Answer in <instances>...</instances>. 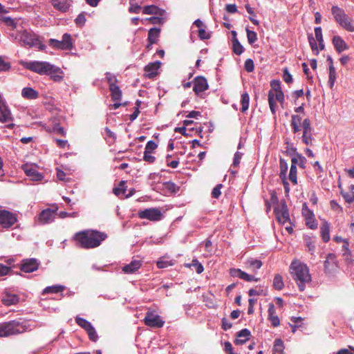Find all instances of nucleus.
Here are the masks:
<instances>
[{
    "instance_id": "obj_1",
    "label": "nucleus",
    "mask_w": 354,
    "mask_h": 354,
    "mask_svg": "<svg viewBox=\"0 0 354 354\" xmlns=\"http://www.w3.org/2000/svg\"><path fill=\"white\" fill-rule=\"evenodd\" d=\"M106 238V234L95 230L79 232L73 236V239L77 242V245L84 249L99 246Z\"/></svg>"
},
{
    "instance_id": "obj_2",
    "label": "nucleus",
    "mask_w": 354,
    "mask_h": 354,
    "mask_svg": "<svg viewBox=\"0 0 354 354\" xmlns=\"http://www.w3.org/2000/svg\"><path fill=\"white\" fill-rule=\"evenodd\" d=\"M290 272L299 290L303 292L306 289V285L310 283L312 280L307 266L298 260H295L290 266Z\"/></svg>"
},
{
    "instance_id": "obj_3",
    "label": "nucleus",
    "mask_w": 354,
    "mask_h": 354,
    "mask_svg": "<svg viewBox=\"0 0 354 354\" xmlns=\"http://www.w3.org/2000/svg\"><path fill=\"white\" fill-rule=\"evenodd\" d=\"M15 39L18 40L21 46L24 47H37L40 50H44L46 48V45L41 43L39 36L33 32L26 30L18 31Z\"/></svg>"
},
{
    "instance_id": "obj_4",
    "label": "nucleus",
    "mask_w": 354,
    "mask_h": 354,
    "mask_svg": "<svg viewBox=\"0 0 354 354\" xmlns=\"http://www.w3.org/2000/svg\"><path fill=\"white\" fill-rule=\"evenodd\" d=\"M26 326L17 320L0 324V337H7L16 335L26 331Z\"/></svg>"
},
{
    "instance_id": "obj_5",
    "label": "nucleus",
    "mask_w": 354,
    "mask_h": 354,
    "mask_svg": "<svg viewBox=\"0 0 354 354\" xmlns=\"http://www.w3.org/2000/svg\"><path fill=\"white\" fill-rule=\"evenodd\" d=\"M331 12L335 21L348 32H354V25L352 19L349 17L344 10L337 6H332Z\"/></svg>"
},
{
    "instance_id": "obj_6",
    "label": "nucleus",
    "mask_w": 354,
    "mask_h": 354,
    "mask_svg": "<svg viewBox=\"0 0 354 354\" xmlns=\"http://www.w3.org/2000/svg\"><path fill=\"white\" fill-rule=\"evenodd\" d=\"M22 65L25 68L39 75H46L48 69L52 68V64L47 62H24Z\"/></svg>"
},
{
    "instance_id": "obj_7",
    "label": "nucleus",
    "mask_w": 354,
    "mask_h": 354,
    "mask_svg": "<svg viewBox=\"0 0 354 354\" xmlns=\"http://www.w3.org/2000/svg\"><path fill=\"white\" fill-rule=\"evenodd\" d=\"M48 44L53 48L58 50H72L73 48L71 36L68 33H64L61 41L55 39H49Z\"/></svg>"
},
{
    "instance_id": "obj_8",
    "label": "nucleus",
    "mask_w": 354,
    "mask_h": 354,
    "mask_svg": "<svg viewBox=\"0 0 354 354\" xmlns=\"http://www.w3.org/2000/svg\"><path fill=\"white\" fill-rule=\"evenodd\" d=\"M271 89L268 92V104L273 114L276 112L277 102L274 100V93L282 91L281 82L278 80H273L270 82Z\"/></svg>"
},
{
    "instance_id": "obj_9",
    "label": "nucleus",
    "mask_w": 354,
    "mask_h": 354,
    "mask_svg": "<svg viewBox=\"0 0 354 354\" xmlns=\"http://www.w3.org/2000/svg\"><path fill=\"white\" fill-rule=\"evenodd\" d=\"M145 324L151 328H159L163 326L165 322L153 311H147L144 319Z\"/></svg>"
},
{
    "instance_id": "obj_10",
    "label": "nucleus",
    "mask_w": 354,
    "mask_h": 354,
    "mask_svg": "<svg viewBox=\"0 0 354 354\" xmlns=\"http://www.w3.org/2000/svg\"><path fill=\"white\" fill-rule=\"evenodd\" d=\"M17 221V218L15 214L7 210H0V227L2 228H10Z\"/></svg>"
},
{
    "instance_id": "obj_11",
    "label": "nucleus",
    "mask_w": 354,
    "mask_h": 354,
    "mask_svg": "<svg viewBox=\"0 0 354 354\" xmlns=\"http://www.w3.org/2000/svg\"><path fill=\"white\" fill-rule=\"evenodd\" d=\"M277 220L280 223H285L290 220L289 212L285 201L274 208Z\"/></svg>"
},
{
    "instance_id": "obj_12",
    "label": "nucleus",
    "mask_w": 354,
    "mask_h": 354,
    "mask_svg": "<svg viewBox=\"0 0 354 354\" xmlns=\"http://www.w3.org/2000/svg\"><path fill=\"white\" fill-rule=\"evenodd\" d=\"M138 216L140 218H146L151 221H158L162 219V214L158 208H149L139 212Z\"/></svg>"
},
{
    "instance_id": "obj_13",
    "label": "nucleus",
    "mask_w": 354,
    "mask_h": 354,
    "mask_svg": "<svg viewBox=\"0 0 354 354\" xmlns=\"http://www.w3.org/2000/svg\"><path fill=\"white\" fill-rule=\"evenodd\" d=\"M57 209L58 207L57 206L54 209L47 208L44 209L39 215V223L44 225L53 221L57 215Z\"/></svg>"
},
{
    "instance_id": "obj_14",
    "label": "nucleus",
    "mask_w": 354,
    "mask_h": 354,
    "mask_svg": "<svg viewBox=\"0 0 354 354\" xmlns=\"http://www.w3.org/2000/svg\"><path fill=\"white\" fill-rule=\"evenodd\" d=\"M39 264V261L35 258L26 259L22 261L19 268L24 272L30 273L37 270Z\"/></svg>"
},
{
    "instance_id": "obj_15",
    "label": "nucleus",
    "mask_w": 354,
    "mask_h": 354,
    "mask_svg": "<svg viewBox=\"0 0 354 354\" xmlns=\"http://www.w3.org/2000/svg\"><path fill=\"white\" fill-rule=\"evenodd\" d=\"M207 80L203 76H197L194 80L193 90L196 95L204 92L208 88Z\"/></svg>"
},
{
    "instance_id": "obj_16",
    "label": "nucleus",
    "mask_w": 354,
    "mask_h": 354,
    "mask_svg": "<svg viewBox=\"0 0 354 354\" xmlns=\"http://www.w3.org/2000/svg\"><path fill=\"white\" fill-rule=\"evenodd\" d=\"M51 4L58 11L67 12L72 5V0H50Z\"/></svg>"
},
{
    "instance_id": "obj_17",
    "label": "nucleus",
    "mask_w": 354,
    "mask_h": 354,
    "mask_svg": "<svg viewBox=\"0 0 354 354\" xmlns=\"http://www.w3.org/2000/svg\"><path fill=\"white\" fill-rule=\"evenodd\" d=\"M11 120V113L0 94V122H6Z\"/></svg>"
},
{
    "instance_id": "obj_18",
    "label": "nucleus",
    "mask_w": 354,
    "mask_h": 354,
    "mask_svg": "<svg viewBox=\"0 0 354 354\" xmlns=\"http://www.w3.org/2000/svg\"><path fill=\"white\" fill-rule=\"evenodd\" d=\"M161 63L159 61H156L153 63H150L145 67V71L146 73V77L148 78H153L158 75V70L160 66Z\"/></svg>"
},
{
    "instance_id": "obj_19",
    "label": "nucleus",
    "mask_w": 354,
    "mask_h": 354,
    "mask_svg": "<svg viewBox=\"0 0 354 354\" xmlns=\"http://www.w3.org/2000/svg\"><path fill=\"white\" fill-rule=\"evenodd\" d=\"M332 42L335 49L338 53H341L342 52L348 49V46L340 36H334L332 39Z\"/></svg>"
},
{
    "instance_id": "obj_20",
    "label": "nucleus",
    "mask_w": 354,
    "mask_h": 354,
    "mask_svg": "<svg viewBox=\"0 0 354 354\" xmlns=\"http://www.w3.org/2000/svg\"><path fill=\"white\" fill-rule=\"evenodd\" d=\"M47 75H49L50 79L55 82H60L63 79V71L57 66L52 64V68L48 69Z\"/></svg>"
},
{
    "instance_id": "obj_21",
    "label": "nucleus",
    "mask_w": 354,
    "mask_h": 354,
    "mask_svg": "<svg viewBox=\"0 0 354 354\" xmlns=\"http://www.w3.org/2000/svg\"><path fill=\"white\" fill-rule=\"evenodd\" d=\"M142 264L141 261L134 259L130 263L124 266L122 268V271L126 274L135 273L142 266Z\"/></svg>"
},
{
    "instance_id": "obj_22",
    "label": "nucleus",
    "mask_w": 354,
    "mask_h": 354,
    "mask_svg": "<svg viewBox=\"0 0 354 354\" xmlns=\"http://www.w3.org/2000/svg\"><path fill=\"white\" fill-rule=\"evenodd\" d=\"M268 319L271 322L272 326L277 327L280 325V320L277 315H275L276 309L273 304L270 303L268 305Z\"/></svg>"
},
{
    "instance_id": "obj_23",
    "label": "nucleus",
    "mask_w": 354,
    "mask_h": 354,
    "mask_svg": "<svg viewBox=\"0 0 354 354\" xmlns=\"http://www.w3.org/2000/svg\"><path fill=\"white\" fill-rule=\"evenodd\" d=\"M250 335H251V333L248 329H247V328L242 329L237 333L238 339H236L234 341V343L237 345L243 344L249 339Z\"/></svg>"
},
{
    "instance_id": "obj_24",
    "label": "nucleus",
    "mask_w": 354,
    "mask_h": 354,
    "mask_svg": "<svg viewBox=\"0 0 354 354\" xmlns=\"http://www.w3.org/2000/svg\"><path fill=\"white\" fill-rule=\"evenodd\" d=\"M320 234L324 243L330 240V224L326 221H324L320 227Z\"/></svg>"
},
{
    "instance_id": "obj_25",
    "label": "nucleus",
    "mask_w": 354,
    "mask_h": 354,
    "mask_svg": "<svg viewBox=\"0 0 354 354\" xmlns=\"http://www.w3.org/2000/svg\"><path fill=\"white\" fill-rule=\"evenodd\" d=\"M21 95L28 100H35L39 97V93L31 87H25L21 91Z\"/></svg>"
},
{
    "instance_id": "obj_26",
    "label": "nucleus",
    "mask_w": 354,
    "mask_h": 354,
    "mask_svg": "<svg viewBox=\"0 0 354 354\" xmlns=\"http://www.w3.org/2000/svg\"><path fill=\"white\" fill-rule=\"evenodd\" d=\"M165 10L154 5L146 6L142 8V12L145 15H163Z\"/></svg>"
},
{
    "instance_id": "obj_27",
    "label": "nucleus",
    "mask_w": 354,
    "mask_h": 354,
    "mask_svg": "<svg viewBox=\"0 0 354 354\" xmlns=\"http://www.w3.org/2000/svg\"><path fill=\"white\" fill-rule=\"evenodd\" d=\"M245 265L246 268L251 269L252 271H256L261 268L263 263L261 260L250 258L245 261Z\"/></svg>"
},
{
    "instance_id": "obj_28",
    "label": "nucleus",
    "mask_w": 354,
    "mask_h": 354,
    "mask_svg": "<svg viewBox=\"0 0 354 354\" xmlns=\"http://www.w3.org/2000/svg\"><path fill=\"white\" fill-rule=\"evenodd\" d=\"M160 29L157 28H152L148 32V42L151 44H156L160 37Z\"/></svg>"
},
{
    "instance_id": "obj_29",
    "label": "nucleus",
    "mask_w": 354,
    "mask_h": 354,
    "mask_svg": "<svg viewBox=\"0 0 354 354\" xmlns=\"http://www.w3.org/2000/svg\"><path fill=\"white\" fill-rule=\"evenodd\" d=\"M109 90L113 101H120L122 98V93L119 86L116 85H110Z\"/></svg>"
},
{
    "instance_id": "obj_30",
    "label": "nucleus",
    "mask_w": 354,
    "mask_h": 354,
    "mask_svg": "<svg viewBox=\"0 0 354 354\" xmlns=\"http://www.w3.org/2000/svg\"><path fill=\"white\" fill-rule=\"evenodd\" d=\"M336 265V256L334 254L330 253L327 255L326 259L324 261V268L326 270H330L334 268Z\"/></svg>"
},
{
    "instance_id": "obj_31",
    "label": "nucleus",
    "mask_w": 354,
    "mask_h": 354,
    "mask_svg": "<svg viewBox=\"0 0 354 354\" xmlns=\"http://www.w3.org/2000/svg\"><path fill=\"white\" fill-rule=\"evenodd\" d=\"M2 302L6 306H10L15 304L18 302L19 298L15 295H6L2 298Z\"/></svg>"
},
{
    "instance_id": "obj_32",
    "label": "nucleus",
    "mask_w": 354,
    "mask_h": 354,
    "mask_svg": "<svg viewBox=\"0 0 354 354\" xmlns=\"http://www.w3.org/2000/svg\"><path fill=\"white\" fill-rule=\"evenodd\" d=\"M25 173L31 178L32 180H41L43 178L42 175L35 169H26Z\"/></svg>"
},
{
    "instance_id": "obj_33",
    "label": "nucleus",
    "mask_w": 354,
    "mask_h": 354,
    "mask_svg": "<svg viewBox=\"0 0 354 354\" xmlns=\"http://www.w3.org/2000/svg\"><path fill=\"white\" fill-rule=\"evenodd\" d=\"M65 290V287L61 285H55L46 287L44 291L43 294H49V293H58L59 292H62Z\"/></svg>"
},
{
    "instance_id": "obj_34",
    "label": "nucleus",
    "mask_w": 354,
    "mask_h": 354,
    "mask_svg": "<svg viewBox=\"0 0 354 354\" xmlns=\"http://www.w3.org/2000/svg\"><path fill=\"white\" fill-rule=\"evenodd\" d=\"M273 287L277 290H281L284 287L283 280L281 274H275L273 279Z\"/></svg>"
},
{
    "instance_id": "obj_35",
    "label": "nucleus",
    "mask_w": 354,
    "mask_h": 354,
    "mask_svg": "<svg viewBox=\"0 0 354 354\" xmlns=\"http://www.w3.org/2000/svg\"><path fill=\"white\" fill-rule=\"evenodd\" d=\"M241 111L245 112L248 108L250 104V96L248 93H244L241 95Z\"/></svg>"
},
{
    "instance_id": "obj_36",
    "label": "nucleus",
    "mask_w": 354,
    "mask_h": 354,
    "mask_svg": "<svg viewBox=\"0 0 354 354\" xmlns=\"http://www.w3.org/2000/svg\"><path fill=\"white\" fill-rule=\"evenodd\" d=\"M283 341L280 339H275L273 347V354H283Z\"/></svg>"
},
{
    "instance_id": "obj_37",
    "label": "nucleus",
    "mask_w": 354,
    "mask_h": 354,
    "mask_svg": "<svg viewBox=\"0 0 354 354\" xmlns=\"http://www.w3.org/2000/svg\"><path fill=\"white\" fill-rule=\"evenodd\" d=\"M279 167H280V178H284L286 177V173L288 169V162L283 158H280L279 160Z\"/></svg>"
},
{
    "instance_id": "obj_38",
    "label": "nucleus",
    "mask_w": 354,
    "mask_h": 354,
    "mask_svg": "<svg viewBox=\"0 0 354 354\" xmlns=\"http://www.w3.org/2000/svg\"><path fill=\"white\" fill-rule=\"evenodd\" d=\"M341 194L344 197L346 202L351 203L354 201V185L351 187V192L341 191Z\"/></svg>"
},
{
    "instance_id": "obj_39",
    "label": "nucleus",
    "mask_w": 354,
    "mask_h": 354,
    "mask_svg": "<svg viewBox=\"0 0 354 354\" xmlns=\"http://www.w3.org/2000/svg\"><path fill=\"white\" fill-rule=\"evenodd\" d=\"M313 130H303L302 141L306 145H312Z\"/></svg>"
},
{
    "instance_id": "obj_40",
    "label": "nucleus",
    "mask_w": 354,
    "mask_h": 354,
    "mask_svg": "<svg viewBox=\"0 0 354 354\" xmlns=\"http://www.w3.org/2000/svg\"><path fill=\"white\" fill-rule=\"evenodd\" d=\"M75 322L80 327L83 328L85 330H88L92 326V324L84 318L76 317Z\"/></svg>"
},
{
    "instance_id": "obj_41",
    "label": "nucleus",
    "mask_w": 354,
    "mask_h": 354,
    "mask_svg": "<svg viewBox=\"0 0 354 354\" xmlns=\"http://www.w3.org/2000/svg\"><path fill=\"white\" fill-rule=\"evenodd\" d=\"M0 21L4 23L7 26L11 27L12 30L15 29L17 27L16 21L10 17H1Z\"/></svg>"
},
{
    "instance_id": "obj_42",
    "label": "nucleus",
    "mask_w": 354,
    "mask_h": 354,
    "mask_svg": "<svg viewBox=\"0 0 354 354\" xmlns=\"http://www.w3.org/2000/svg\"><path fill=\"white\" fill-rule=\"evenodd\" d=\"M232 47H233V52L235 54L240 55L241 54L243 53V47L240 44V42L239 41L238 39H232Z\"/></svg>"
},
{
    "instance_id": "obj_43",
    "label": "nucleus",
    "mask_w": 354,
    "mask_h": 354,
    "mask_svg": "<svg viewBox=\"0 0 354 354\" xmlns=\"http://www.w3.org/2000/svg\"><path fill=\"white\" fill-rule=\"evenodd\" d=\"M329 80L328 84L330 88H332L335 84L336 80V71L335 68L334 66L329 67Z\"/></svg>"
},
{
    "instance_id": "obj_44",
    "label": "nucleus",
    "mask_w": 354,
    "mask_h": 354,
    "mask_svg": "<svg viewBox=\"0 0 354 354\" xmlns=\"http://www.w3.org/2000/svg\"><path fill=\"white\" fill-rule=\"evenodd\" d=\"M186 266L189 268L194 267L198 274L202 273L204 270L203 265L197 259H193L192 263L186 264Z\"/></svg>"
},
{
    "instance_id": "obj_45",
    "label": "nucleus",
    "mask_w": 354,
    "mask_h": 354,
    "mask_svg": "<svg viewBox=\"0 0 354 354\" xmlns=\"http://www.w3.org/2000/svg\"><path fill=\"white\" fill-rule=\"evenodd\" d=\"M297 167L291 165L288 178L293 185L297 184Z\"/></svg>"
},
{
    "instance_id": "obj_46",
    "label": "nucleus",
    "mask_w": 354,
    "mask_h": 354,
    "mask_svg": "<svg viewBox=\"0 0 354 354\" xmlns=\"http://www.w3.org/2000/svg\"><path fill=\"white\" fill-rule=\"evenodd\" d=\"M164 187L171 193H176L179 189V187H177L174 183L171 181L164 183Z\"/></svg>"
},
{
    "instance_id": "obj_47",
    "label": "nucleus",
    "mask_w": 354,
    "mask_h": 354,
    "mask_svg": "<svg viewBox=\"0 0 354 354\" xmlns=\"http://www.w3.org/2000/svg\"><path fill=\"white\" fill-rule=\"evenodd\" d=\"M51 130L53 132L57 133L58 135H61L63 136L66 135V131L64 127H61L59 123L53 122Z\"/></svg>"
},
{
    "instance_id": "obj_48",
    "label": "nucleus",
    "mask_w": 354,
    "mask_h": 354,
    "mask_svg": "<svg viewBox=\"0 0 354 354\" xmlns=\"http://www.w3.org/2000/svg\"><path fill=\"white\" fill-rule=\"evenodd\" d=\"M239 278L245 281H258L259 279L255 277L250 275L245 272L241 271L239 275Z\"/></svg>"
},
{
    "instance_id": "obj_49",
    "label": "nucleus",
    "mask_w": 354,
    "mask_h": 354,
    "mask_svg": "<svg viewBox=\"0 0 354 354\" xmlns=\"http://www.w3.org/2000/svg\"><path fill=\"white\" fill-rule=\"evenodd\" d=\"M247 37L250 44H253L257 40V35L254 31L246 29Z\"/></svg>"
},
{
    "instance_id": "obj_50",
    "label": "nucleus",
    "mask_w": 354,
    "mask_h": 354,
    "mask_svg": "<svg viewBox=\"0 0 354 354\" xmlns=\"http://www.w3.org/2000/svg\"><path fill=\"white\" fill-rule=\"evenodd\" d=\"M302 215L305 220L314 217L313 212L307 207L306 204H304L302 207Z\"/></svg>"
},
{
    "instance_id": "obj_51",
    "label": "nucleus",
    "mask_w": 354,
    "mask_h": 354,
    "mask_svg": "<svg viewBox=\"0 0 354 354\" xmlns=\"http://www.w3.org/2000/svg\"><path fill=\"white\" fill-rule=\"evenodd\" d=\"M308 38L312 50L317 55L319 54V50L315 38L313 35H308Z\"/></svg>"
},
{
    "instance_id": "obj_52",
    "label": "nucleus",
    "mask_w": 354,
    "mask_h": 354,
    "mask_svg": "<svg viewBox=\"0 0 354 354\" xmlns=\"http://www.w3.org/2000/svg\"><path fill=\"white\" fill-rule=\"evenodd\" d=\"M86 331L87 332L90 340L93 342H96L97 340L98 336L96 333L95 329L93 326Z\"/></svg>"
},
{
    "instance_id": "obj_53",
    "label": "nucleus",
    "mask_w": 354,
    "mask_h": 354,
    "mask_svg": "<svg viewBox=\"0 0 354 354\" xmlns=\"http://www.w3.org/2000/svg\"><path fill=\"white\" fill-rule=\"evenodd\" d=\"M158 145L153 140H149L145 147V152L152 153L156 148Z\"/></svg>"
},
{
    "instance_id": "obj_54",
    "label": "nucleus",
    "mask_w": 354,
    "mask_h": 354,
    "mask_svg": "<svg viewBox=\"0 0 354 354\" xmlns=\"http://www.w3.org/2000/svg\"><path fill=\"white\" fill-rule=\"evenodd\" d=\"M244 68L247 72H252L254 69V64L253 60L252 59H246L245 62Z\"/></svg>"
},
{
    "instance_id": "obj_55",
    "label": "nucleus",
    "mask_w": 354,
    "mask_h": 354,
    "mask_svg": "<svg viewBox=\"0 0 354 354\" xmlns=\"http://www.w3.org/2000/svg\"><path fill=\"white\" fill-rule=\"evenodd\" d=\"M10 64L6 62L1 56H0V71H8L10 68Z\"/></svg>"
},
{
    "instance_id": "obj_56",
    "label": "nucleus",
    "mask_w": 354,
    "mask_h": 354,
    "mask_svg": "<svg viewBox=\"0 0 354 354\" xmlns=\"http://www.w3.org/2000/svg\"><path fill=\"white\" fill-rule=\"evenodd\" d=\"M106 80L109 83V87H110V85H116L118 82L116 77L110 73H106Z\"/></svg>"
},
{
    "instance_id": "obj_57",
    "label": "nucleus",
    "mask_w": 354,
    "mask_h": 354,
    "mask_svg": "<svg viewBox=\"0 0 354 354\" xmlns=\"http://www.w3.org/2000/svg\"><path fill=\"white\" fill-rule=\"evenodd\" d=\"M124 183H125L124 181H121L120 183L119 187H115V188L113 189V193L116 196H119L121 194H124L125 193L126 189L124 187Z\"/></svg>"
},
{
    "instance_id": "obj_58",
    "label": "nucleus",
    "mask_w": 354,
    "mask_h": 354,
    "mask_svg": "<svg viewBox=\"0 0 354 354\" xmlns=\"http://www.w3.org/2000/svg\"><path fill=\"white\" fill-rule=\"evenodd\" d=\"M198 37L202 40L208 39L210 38L211 34L210 32H207L205 29L203 28L198 30Z\"/></svg>"
},
{
    "instance_id": "obj_59",
    "label": "nucleus",
    "mask_w": 354,
    "mask_h": 354,
    "mask_svg": "<svg viewBox=\"0 0 354 354\" xmlns=\"http://www.w3.org/2000/svg\"><path fill=\"white\" fill-rule=\"evenodd\" d=\"M243 153L241 152L237 151L235 153L232 163L233 167H236L239 165Z\"/></svg>"
},
{
    "instance_id": "obj_60",
    "label": "nucleus",
    "mask_w": 354,
    "mask_h": 354,
    "mask_svg": "<svg viewBox=\"0 0 354 354\" xmlns=\"http://www.w3.org/2000/svg\"><path fill=\"white\" fill-rule=\"evenodd\" d=\"M223 185L222 184H218L215 187H214L212 192V196L214 198H218L221 194V189L222 188Z\"/></svg>"
},
{
    "instance_id": "obj_61",
    "label": "nucleus",
    "mask_w": 354,
    "mask_h": 354,
    "mask_svg": "<svg viewBox=\"0 0 354 354\" xmlns=\"http://www.w3.org/2000/svg\"><path fill=\"white\" fill-rule=\"evenodd\" d=\"M283 79L284 82H286L288 84L292 82V77L291 74L289 73L287 68H283Z\"/></svg>"
},
{
    "instance_id": "obj_62",
    "label": "nucleus",
    "mask_w": 354,
    "mask_h": 354,
    "mask_svg": "<svg viewBox=\"0 0 354 354\" xmlns=\"http://www.w3.org/2000/svg\"><path fill=\"white\" fill-rule=\"evenodd\" d=\"M306 224L309 228L313 230H315L317 227V223L315 219V216L306 220Z\"/></svg>"
},
{
    "instance_id": "obj_63",
    "label": "nucleus",
    "mask_w": 354,
    "mask_h": 354,
    "mask_svg": "<svg viewBox=\"0 0 354 354\" xmlns=\"http://www.w3.org/2000/svg\"><path fill=\"white\" fill-rule=\"evenodd\" d=\"M10 273V268L7 267L6 265L0 263V277L9 274Z\"/></svg>"
},
{
    "instance_id": "obj_64",
    "label": "nucleus",
    "mask_w": 354,
    "mask_h": 354,
    "mask_svg": "<svg viewBox=\"0 0 354 354\" xmlns=\"http://www.w3.org/2000/svg\"><path fill=\"white\" fill-rule=\"evenodd\" d=\"M86 22V17L83 13L80 14L75 19V23L79 26H82Z\"/></svg>"
}]
</instances>
